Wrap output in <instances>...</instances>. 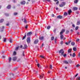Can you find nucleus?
Wrapping results in <instances>:
<instances>
[{
	"label": "nucleus",
	"instance_id": "obj_1",
	"mask_svg": "<svg viewBox=\"0 0 80 80\" xmlns=\"http://www.w3.org/2000/svg\"><path fill=\"white\" fill-rule=\"evenodd\" d=\"M27 42L28 44H29L30 43V37H28L26 39Z\"/></svg>",
	"mask_w": 80,
	"mask_h": 80
},
{
	"label": "nucleus",
	"instance_id": "obj_2",
	"mask_svg": "<svg viewBox=\"0 0 80 80\" xmlns=\"http://www.w3.org/2000/svg\"><path fill=\"white\" fill-rule=\"evenodd\" d=\"M66 3L65 2H62L61 4L59 5V7H63V6H65Z\"/></svg>",
	"mask_w": 80,
	"mask_h": 80
},
{
	"label": "nucleus",
	"instance_id": "obj_3",
	"mask_svg": "<svg viewBox=\"0 0 80 80\" xmlns=\"http://www.w3.org/2000/svg\"><path fill=\"white\" fill-rule=\"evenodd\" d=\"M59 53H61V55H63L64 54V51H63V49H62L59 51Z\"/></svg>",
	"mask_w": 80,
	"mask_h": 80
},
{
	"label": "nucleus",
	"instance_id": "obj_4",
	"mask_svg": "<svg viewBox=\"0 0 80 80\" xmlns=\"http://www.w3.org/2000/svg\"><path fill=\"white\" fill-rule=\"evenodd\" d=\"M60 35L61 40H62V39H63V37H64V36H63V35L62 34L60 33Z\"/></svg>",
	"mask_w": 80,
	"mask_h": 80
},
{
	"label": "nucleus",
	"instance_id": "obj_5",
	"mask_svg": "<svg viewBox=\"0 0 80 80\" xmlns=\"http://www.w3.org/2000/svg\"><path fill=\"white\" fill-rule=\"evenodd\" d=\"M65 30L64 29H62L61 31L60 32V34H63V33L65 32Z\"/></svg>",
	"mask_w": 80,
	"mask_h": 80
},
{
	"label": "nucleus",
	"instance_id": "obj_6",
	"mask_svg": "<svg viewBox=\"0 0 80 80\" xmlns=\"http://www.w3.org/2000/svg\"><path fill=\"white\" fill-rule=\"evenodd\" d=\"M57 18H59V19H62V16L59 15L57 17Z\"/></svg>",
	"mask_w": 80,
	"mask_h": 80
},
{
	"label": "nucleus",
	"instance_id": "obj_7",
	"mask_svg": "<svg viewBox=\"0 0 80 80\" xmlns=\"http://www.w3.org/2000/svg\"><path fill=\"white\" fill-rule=\"evenodd\" d=\"M12 60L13 62H15L17 60V57H13L12 59Z\"/></svg>",
	"mask_w": 80,
	"mask_h": 80
},
{
	"label": "nucleus",
	"instance_id": "obj_8",
	"mask_svg": "<svg viewBox=\"0 0 80 80\" xmlns=\"http://www.w3.org/2000/svg\"><path fill=\"white\" fill-rule=\"evenodd\" d=\"M22 20L23 22H24V23H27V22L26 20V19H25V18H24V19H22Z\"/></svg>",
	"mask_w": 80,
	"mask_h": 80
},
{
	"label": "nucleus",
	"instance_id": "obj_9",
	"mask_svg": "<svg viewBox=\"0 0 80 80\" xmlns=\"http://www.w3.org/2000/svg\"><path fill=\"white\" fill-rule=\"evenodd\" d=\"M38 40L36 39L34 41V43H35V44H36L37 43H38Z\"/></svg>",
	"mask_w": 80,
	"mask_h": 80
},
{
	"label": "nucleus",
	"instance_id": "obj_10",
	"mask_svg": "<svg viewBox=\"0 0 80 80\" xmlns=\"http://www.w3.org/2000/svg\"><path fill=\"white\" fill-rule=\"evenodd\" d=\"M27 37H29L30 36V32H28L27 33Z\"/></svg>",
	"mask_w": 80,
	"mask_h": 80
},
{
	"label": "nucleus",
	"instance_id": "obj_11",
	"mask_svg": "<svg viewBox=\"0 0 80 80\" xmlns=\"http://www.w3.org/2000/svg\"><path fill=\"white\" fill-rule=\"evenodd\" d=\"M72 48L69 49L68 50V53H71V52H72Z\"/></svg>",
	"mask_w": 80,
	"mask_h": 80
},
{
	"label": "nucleus",
	"instance_id": "obj_12",
	"mask_svg": "<svg viewBox=\"0 0 80 80\" xmlns=\"http://www.w3.org/2000/svg\"><path fill=\"white\" fill-rule=\"evenodd\" d=\"M78 10V8L76 7H74L73 8V10L74 11H75L76 10Z\"/></svg>",
	"mask_w": 80,
	"mask_h": 80
},
{
	"label": "nucleus",
	"instance_id": "obj_13",
	"mask_svg": "<svg viewBox=\"0 0 80 80\" xmlns=\"http://www.w3.org/2000/svg\"><path fill=\"white\" fill-rule=\"evenodd\" d=\"M27 32H26L25 33V35L22 38V40H24L26 38V37H27V34H26Z\"/></svg>",
	"mask_w": 80,
	"mask_h": 80
},
{
	"label": "nucleus",
	"instance_id": "obj_14",
	"mask_svg": "<svg viewBox=\"0 0 80 80\" xmlns=\"http://www.w3.org/2000/svg\"><path fill=\"white\" fill-rule=\"evenodd\" d=\"M71 45H72V46H74V45H75V42H71Z\"/></svg>",
	"mask_w": 80,
	"mask_h": 80
},
{
	"label": "nucleus",
	"instance_id": "obj_15",
	"mask_svg": "<svg viewBox=\"0 0 80 80\" xmlns=\"http://www.w3.org/2000/svg\"><path fill=\"white\" fill-rule=\"evenodd\" d=\"M72 12V10L71 9H70L68 11V15H70V13Z\"/></svg>",
	"mask_w": 80,
	"mask_h": 80
},
{
	"label": "nucleus",
	"instance_id": "obj_16",
	"mask_svg": "<svg viewBox=\"0 0 80 80\" xmlns=\"http://www.w3.org/2000/svg\"><path fill=\"white\" fill-rule=\"evenodd\" d=\"M21 4L22 5H25V1H23L21 2Z\"/></svg>",
	"mask_w": 80,
	"mask_h": 80
},
{
	"label": "nucleus",
	"instance_id": "obj_17",
	"mask_svg": "<svg viewBox=\"0 0 80 80\" xmlns=\"http://www.w3.org/2000/svg\"><path fill=\"white\" fill-rule=\"evenodd\" d=\"M64 63H65L66 64H68V62L67 61H63Z\"/></svg>",
	"mask_w": 80,
	"mask_h": 80
},
{
	"label": "nucleus",
	"instance_id": "obj_18",
	"mask_svg": "<svg viewBox=\"0 0 80 80\" xmlns=\"http://www.w3.org/2000/svg\"><path fill=\"white\" fill-rule=\"evenodd\" d=\"M8 9H10V8H11V5H8L7 7Z\"/></svg>",
	"mask_w": 80,
	"mask_h": 80
},
{
	"label": "nucleus",
	"instance_id": "obj_19",
	"mask_svg": "<svg viewBox=\"0 0 80 80\" xmlns=\"http://www.w3.org/2000/svg\"><path fill=\"white\" fill-rule=\"evenodd\" d=\"M73 51H74V52L77 51V48L75 47L73 48Z\"/></svg>",
	"mask_w": 80,
	"mask_h": 80
},
{
	"label": "nucleus",
	"instance_id": "obj_20",
	"mask_svg": "<svg viewBox=\"0 0 80 80\" xmlns=\"http://www.w3.org/2000/svg\"><path fill=\"white\" fill-rule=\"evenodd\" d=\"M4 26H2V28H1V32H3V29H4Z\"/></svg>",
	"mask_w": 80,
	"mask_h": 80
},
{
	"label": "nucleus",
	"instance_id": "obj_21",
	"mask_svg": "<svg viewBox=\"0 0 80 80\" xmlns=\"http://www.w3.org/2000/svg\"><path fill=\"white\" fill-rule=\"evenodd\" d=\"M27 47V46L26 44L24 45V47L23 48V49H26V48Z\"/></svg>",
	"mask_w": 80,
	"mask_h": 80
},
{
	"label": "nucleus",
	"instance_id": "obj_22",
	"mask_svg": "<svg viewBox=\"0 0 80 80\" xmlns=\"http://www.w3.org/2000/svg\"><path fill=\"white\" fill-rule=\"evenodd\" d=\"M39 40H42L43 39V37H41L39 38Z\"/></svg>",
	"mask_w": 80,
	"mask_h": 80
},
{
	"label": "nucleus",
	"instance_id": "obj_23",
	"mask_svg": "<svg viewBox=\"0 0 80 80\" xmlns=\"http://www.w3.org/2000/svg\"><path fill=\"white\" fill-rule=\"evenodd\" d=\"M77 25H80V20L79 21H78L77 22Z\"/></svg>",
	"mask_w": 80,
	"mask_h": 80
},
{
	"label": "nucleus",
	"instance_id": "obj_24",
	"mask_svg": "<svg viewBox=\"0 0 80 80\" xmlns=\"http://www.w3.org/2000/svg\"><path fill=\"white\" fill-rule=\"evenodd\" d=\"M4 21V20L3 19H2L0 20V23H2V22H3Z\"/></svg>",
	"mask_w": 80,
	"mask_h": 80
},
{
	"label": "nucleus",
	"instance_id": "obj_25",
	"mask_svg": "<svg viewBox=\"0 0 80 80\" xmlns=\"http://www.w3.org/2000/svg\"><path fill=\"white\" fill-rule=\"evenodd\" d=\"M67 15H68V13H67V12H65L64 13V15H65V16H67Z\"/></svg>",
	"mask_w": 80,
	"mask_h": 80
},
{
	"label": "nucleus",
	"instance_id": "obj_26",
	"mask_svg": "<svg viewBox=\"0 0 80 80\" xmlns=\"http://www.w3.org/2000/svg\"><path fill=\"white\" fill-rule=\"evenodd\" d=\"M76 56V54H75V53H73L72 54V57H75Z\"/></svg>",
	"mask_w": 80,
	"mask_h": 80
},
{
	"label": "nucleus",
	"instance_id": "obj_27",
	"mask_svg": "<svg viewBox=\"0 0 80 80\" xmlns=\"http://www.w3.org/2000/svg\"><path fill=\"white\" fill-rule=\"evenodd\" d=\"M43 78V74L41 75H40V78L41 79V78Z\"/></svg>",
	"mask_w": 80,
	"mask_h": 80
},
{
	"label": "nucleus",
	"instance_id": "obj_28",
	"mask_svg": "<svg viewBox=\"0 0 80 80\" xmlns=\"http://www.w3.org/2000/svg\"><path fill=\"white\" fill-rule=\"evenodd\" d=\"M9 42L10 43H12V38H10L9 39Z\"/></svg>",
	"mask_w": 80,
	"mask_h": 80
},
{
	"label": "nucleus",
	"instance_id": "obj_29",
	"mask_svg": "<svg viewBox=\"0 0 80 80\" xmlns=\"http://www.w3.org/2000/svg\"><path fill=\"white\" fill-rule=\"evenodd\" d=\"M78 0H76L74 1L75 3H78Z\"/></svg>",
	"mask_w": 80,
	"mask_h": 80
},
{
	"label": "nucleus",
	"instance_id": "obj_30",
	"mask_svg": "<svg viewBox=\"0 0 80 80\" xmlns=\"http://www.w3.org/2000/svg\"><path fill=\"white\" fill-rule=\"evenodd\" d=\"M12 60V58H9V62L10 63V62H11V61Z\"/></svg>",
	"mask_w": 80,
	"mask_h": 80
},
{
	"label": "nucleus",
	"instance_id": "obj_31",
	"mask_svg": "<svg viewBox=\"0 0 80 80\" xmlns=\"http://www.w3.org/2000/svg\"><path fill=\"white\" fill-rule=\"evenodd\" d=\"M54 37H52L51 38V40L52 41L53 40H54Z\"/></svg>",
	"mask_w": 80,
	"mask_h": 80
},
{
	"label": "nucleus",
	"instance_id": "obj_32",
	"mask_svg": "<svg viewBox=\"0 0 80 80\" xmlns=\"http://www.w3.org/2000/svg\"><path fill=\"white\" fill-rule=\"evenodd\" d=\"M6 40H7V39L5 38H4V40L3 41L4 42H6Z\"/></svg>",
	"mask_w": 80,
	"mask_h": 80
},
{
	"label": "nucleus",
	"instance_id": "obj_33",
	"mask_svg": "<svg viewBox=\"0 0 80 80\" xmlns=\"http://www.w3.org/2000/svg\"><path fill=\"white\" fill-rule=\"evenodd\" d=\"M18 48L19 47H17L16 48H15V50L16 51H17V50H18Z\"/></svg>",
	"mask_w": 80,
	"mask_h": 80
},
{
	"label": "nucleus",
	"instance_id": "obj_34",
	"mask_svg": "<svg viewBox=\"0 0 80 80\" xmlns=\"http://www.w3.org/2000/svg\"><path fill=\"white\" fill-rule=\"evenodd\" d=\"M40 57H41L42 58H45V57H44V56L41 55L40 56Z\"/></svg>",
	"mask_w": 80,
	"mask_h": 80
},
{
	"label": "nucleus",
	"instance_id": "obj_35",
	"mask_svg": "<svg viewBox=\"0 0 80 80\" xmlns=\"http://www.w3.org/2000/svg\"><path fill=\"white\" fill-rule=\"evenodd\" d=\"M5 16H6V17H8L9 16V14L8 13H5Z\"/></svg>",
	"mask_w": 80,
	"mask_h": 80
},
{
	"label": "nucleus",
	"instance_id": "obj_36",
	"mask_svg": "<svg viewBox=\"0 0 80 80\" xmlns=\"http://www.w3.org/2000/svg\"><path fill=\"white\" fill-rule=\"evenodd\" d=\"M50 26H48L47 27V29H48V30H49V29H50Z\"/></svg>",
	"mask_w": 80,
	"mask_h": 80
},
{
	"label": "nucleus",
	"instance_id": "obj_37",
	"mask_svg": "<svg viewBox=\"0 0 80 80\" xmlns=\"http://www.w3.org/2000/svg\"><path fill=\"white\" fill-rule=\"evenodd\" d=\"M69 33V31L68 30H67L66 32V34H68Z\"/></svg>",
	"mask_w": 80,
	"mask_h": 80
},
{
	"label": "nucleus",
	"instance_id": "obj_38",
	"mask_svg": "<svg viewBox=\"0 0 80 80\" xmlns=\"http://www.w3.org/2000/svg\"><path fill=\"white\" fill-rule=\"evenodd\" d=\"M78 29V26H77L76 28H75V30H77Z\"/></svg>",
	"mask_w": 80,
	"mask_h": 80
},
{
	"label": "nucleus",
	"instance_id": "obj_39",
	"mask_svg": "<svg viewBox=\"0 0 80 80\" xmlns=\"http://www.w3.org/2000/svg\"><path fill=\"white\" fill-rule=\"evenodd\" d=\"M10 75H11V76H13L14 75H13V73H10Z\"/></svg>",
	"mask_w": 80,
	"mask_h": 80
},
{
	"label": "nucleus",
	"instance_id": "obj_40",
	"mask_svg": "<svg viewBox=\"0 0 80 80\" xmlns=\"http://www.w3.org/2000/svg\"><path fill=\"white\" fill-rule=\"evenodd\" d=\"M12 2H13V3H17V1L15 0H12Z\"/></svg>",
	"mask_w": 80,
	"mask_h": 80
},
{
	"label": "nucleus",
	"instance_id": "obj_41",
	"mask_svg": "<svg viewBox=\"0 0 80 80\" xmlns=\"http://www.w3.org/2000/svg\"><path fill=\"white\" fill-rule=\"evenodd\" d=\"M16 52L15 51H14L13 53V55H16Z\"/></svg>",
	"mask_w": 80,
	"mask_h": 80
},
{
	"label": "nucleus",
	"instance_id": "obj_42",
	"mask_svg": "<svg viewBox=\"0 0 80 80\" xmlns=\"http://www.w3.org/2000/svg\"><path fill=\"white\" fill-rule=\"evenodd\" d=\"M63 56L64 57H67V54H63Z\"/></svg>",
	"mask_w": 80,
	"mask_h": 80
},
{
	"label": "nucleus",
	"instance_id": "obj_43",
	"mask_svg": "<svg viewBox=\"0 0 80 80\" xmlns=\"http://www.w3.org/2000/svg\"><path fill=\"white\" fill-rule=\"evenodd\" d=\"M76 67L78 68V67H80V65L79 64H78L76 66Z\"/></svg>",
	"mask_w": 80,
	"mask_h": 80
},
{
	"label": "nucleus",
	"instance_id": "obj_44",
	"mask_svg": "<svg viewBox=\"0 0 80 80\" xmlns=\"http://www.w3.org/2000/svg\"><path fill=\"white\" fill-rule=\"evenodd\" d=\"M79 40H80V39H77L76 40V42H79Z\"/></svg>",
	"mask_w": 80,
	"mask_h": 80
},
{
	"label": "nucleus",
	"instance_id": "obj_45",
	"mask_svg": "<svg viewBox=\"0 0 80 80\" xmlns=\"http://www.w3.org/2000/svg\"><path fill=\"white\" fill-rule=\"evenodd\" d=\"M37 66L38 68H39V67H40V64L38 63L37 64Z\"/></svg>",
	"mask_w": 80,
	"mask_h": 80
},
{
	"label": "nucleus",
	"instance_id": "obj_46",
	"mask_svg": "<svg viewBox=\"0 0 80 80\" xmlns=\"http://www.w3.org/2000/svg\"><path fill=\"white\" fill-rule=\"evenodd\" d=\"M65 44H66L67 45H68V43L67 42H66L65 43Z\"/></svg>",
	"mask_w": 80,
	"mask_h": 80
},
{
	"label": "nucleus",
	"instance_id": "obj_47",
	"mask_svg": "<svg viewBox=\"0 0 80 80\" xmlns=\"http://www.w3.org/2000/svg\"><path fill=\"white\" fill-rule=\"evenodd\" d=\"M50 68H51V70H52V65H50Z\"/></svg>",
	"mask_w": 80,
	"mask_h": 80
},
{
	"label": "nucleus",
	"instance_id": "obj_48",
	"mask_svg": "<svg viewBox=\"0 0 80 80\" xmlns=\"http://www.w3.org/2000/svg\"><path fill=\"white\" fill-rule=\"evenodd\" d=\"M78 57H80V52H79L78 55Z\"/></svg>",
	"mask_w": 80,
	"mask_h": 80
},
{
	"label": "nucleus",
	"instance_id": "obj_49",
	"mask_svg": "<svg viewBox=\"0 0 80 80\" xmlns=\"http://www.w3.org/2000/svg\"><path fill=\"white\" fill-rule=\"evenodd\" d=\"M52 17H55V15H54V14H52Z\"/></svg>",
	"mask_w": 80,
	"mask_h": 80
},
{
	"label": "nucleus",
	"instance_id": "obj_50",
	"mask_svg": "<svg viewBox=\"0 0 80 80\" xmlns=\"http://www.w3.org/2000/svg\"><path fill=\"white\" fill-rule=\"evenodd\" d=\"M17 15V13L15 12L14 13V15Z\"/></svg>",
	"mask_w": 80,
	"mask_h": 80
},
{
	"label": "nucleus",
	"instance_id": "obj_51",
	"mask_svg": "<svg viewBox=\"0 0 80 80\" xmlns=\"http://www.w3.org/2000/svg\"><path fill=\"white\" fill-rule=\"evenodd\" d=\"M25 28H28V25H26V26H25Z\"/></svg>",
	"mask_w": 80,
	"mask_h": 80
},
{
	"label": "nucleus",
	"instance_id": "obj_52",
	"mask_svg": "<svg viewBox=\"0 0 80 80\" xmlns=\"http://www.w3.org/2000/svg\"><path fill=\"white\" fill-rule=\"evenodd\" d=\"M63 43V42L62 41L61 42V45H62Z\"/></svg>",
	"mask_w": 80,
	"mask_h": 80
},
{
	"label": "nucleus",
	"instance_id": "obj_53",
	"mask_svg": "<svg viewBox=\"0 0 80 80\" xmlns=\"http://www.w3.org/2000/svg\"><path fill=\"white\" fill-rule=\"evenodd\" d=\"M59 3V1H57L56 3V4H58Z\"/></svg>",
	"mask_w": 80,
	"mask_h": 80
},
{
	"label": "nucleus",
	"instance_id": "obj_54",
	"mask_svg": "<svg viewBox=\"0 0 80 80\" xmlns=\"http://www.w3.org/2000/svg\"><path fill=\"white\" fill-rule=\"evenodd\" d=\"M22 56H25V55H24V52H22Z\"/></svg>",
	"mask_w": 80,
	"mask_h": 80
},
{
	"label": "nucleus",
	"instance_id": "obj_55",
	"mask_svg": "<svg viewBox=\"0 0 80 80\" xmlns=\"http://www.w3.org/2000/svg\"><path fill=\"white\" fill-rule=\"evenodd\" d=\"M78 73H77V74L75 76V77H77V76H78Z\"/></svg>",
	"mask_w": 80,
	"mask_h": 80
},
{
	"label": "nucleus",
	"instance_id": "obj_56",
	"mask_svg": "<svg viewBox=\"0 0 80 80\" xmlns=\"http://www.w3.org/2000/svg\"><path fill=\"white\" fill-rule=\"evenodd\" d=\"M3 58H5V56H3L2 57Z\"/></svg>",
	"mask_w": 80,
	"mask_h": 80
},
{
	"label": "nucleus",
	"instance_id": "obj_57",
	"mask_svg": "<svg viewBox=\"0 0 80 80\" xmlns=\"http://www.w3.org/2000/svg\"><path fill=\"white\" fill-rule=\"evenodd\" d=\"M45 1H47V2H50V0H45Z\"/></svg>",
	"mask_w": 80,
	"mask_h": 80
},
{
	"label": "nucleus",
	"instance_id": "obj_58",
	"mask_svg": "<svg viewBox=\"0 0 80 80\" xmlns=\"http://www.w3.org/2000/svg\"><path fill=\"white\" fill-rule=\"evenodd\" d=\"M9 23H8L6 24V25L7 26H8V25H9Z\"/></svg>",
	"mask_w": 80,
	"mask_h": 80
},
{
	"label": "nucleus",
	"instance_id": "obj_59",
	"mask_svg": "<svg viewBox=\"0 0 80 80\" xmlns=\"http://www.w3.org/2000/svg\"><path fill=\"white\" fill-rule=\"evenodd\" d=\"M71 32H73V29H71Z\"/></svg>",
	"mask_w": 80,
	"mask_h": 80
},
{
	"label": "nucleus",
	"instance_id": "obj_60",
	"mask_svg": "<svg viewBox=\"0 0 80 80\" xmlns=\"http://www.w3.org/2000/svg\"><path fill=\"white\" fill-rule=\"evenodd\" d=\"M71 42V41H69L68 42V44H70V42Z\"/></svg>",
	"mask_w": 80,
	"mask_h": 80
},
{
	"label": "nucleus",
	"instance_id": "obj_61",
	"mask_svg": "<svg viewBox=\"0 0 80 80\" xmlns=\"http://www.w3.org/2000/svg\"><path fill=\"white\" fill-rule=\"evenodd\" d=\"M72 27H75V25H74V24H72Z\"/></svg>",
	"mask_w": 80,
	"mask_h": 80
},
{
	"label": "nucleus",
	"instance_id": "obj_62",
	"mask_svg": "<svg viewBox=\"0 0 80 80\" xmlns=\"http://www.w3.org/2000/svg\"><path fill=\"white\" fill-rule=\"evenodd\" d=\"M20 59H18V60H17V62H19V61H20Z\"/></svg>",
	"mask_w": 80,
	"mask_h": 80
},
{
	"label": "nucleus",
	"instance_id": "obj_63",
	"mask_svg": "<svg viewBox=\"0 0 80 80\" xmlns=\"http://www.w3.org/2000/svg\"><path fill=\"white\" fill-rule=\"evenodd\" d=\"M23 47V46H22V45H21L20 47V48H22V47Z\"/></svg>",
	"mask_w": 80,
	"mask_h": 80
},
{
	"label": "nucleus",
	"instance_id": "obj_64",
	"mask_svg": "<svg viewBox=\"0 0 80 80\" xmlns=\"http://www.w3.org/2000/svg\"><path fill=\"white\" fill-rule=\"evenodd\" d=\"M78 80H80V77H78Z\"/></svg>",
	"mask_w": 80,
	"mask_h": 80
}]
</instances>
